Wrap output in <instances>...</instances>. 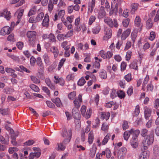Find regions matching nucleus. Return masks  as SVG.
Wrapping results in <instances>:
<instances>
[{
  "label": "nucleus",
  "mask_w": 159,
  "mask_h": 159,
  "mask_svg": "<svg viewBox=\"0 0 159 159\" xmlns=\"http://www.w3.org/2000/svg\"><path fill=\"white\" fill-rule=\"evenodd\" d=\"M118 96L120 98H124L125 96V93L122 90H120L118 92Z\"/></svg>",
  "instance_id": "obj_54"
},
{
  "label": "nucleus",
  "mask_w": 159,
  "mask_h": 159,
  "mask_svg": "<svg viewBox=\"0 0 159 159\" xmlns=\"http://www.w3.org/2000/svg\"><path fill=\"white\" fill-rule=\"evenodd\" d=\"M130 130L125 131L124 133V139L126 141L128 140L130 136Z\"/></svg>",
  "instance_id": "obj_35"
},
{
  "label": "nucleus",
  "mask_w": 159,
  "mask_h": 159,
  "mask_svg": "<svg viewBox=\"0 0 159 159\" xmlns=\"http://www.w3.org/2000/svg\"><path fill=\"white\" fill-rule=\"evenodd\" d=\"M129 67L132 69H134L136 70L138 69V66L136 62H133L131 63L129 65Z\"/></svg>",
  "instance_id": "obj_40"
},
{
  "label": "nucleus",
  "mask_w": 159,
  "mask_h": 159,
  "mask_svg": "<svg viewBox=\"0 0 159 159\" xmlns=\"http://www.w3.org/2000/svg\"><path fill=\"white\" fill-rule=\"evenodd\" d=\"M34 143V141L32 140H29L24 143L25 146H28L32 145Z\"/></svg>",
  "instance_id": "obj_59"
},
{
  "label": "nucleus",
  "mask_w": 159,
  "mask_h": 159,
  "mask_svg": "<svg viewBox=\"0 0 159 159\" xmlns=\"http://www.w3.org/2000/svg\"><path fill=\"white\" fill-rule=\"evenodd\" d=\"M109 128V125L108 124L106 123H104L102 125L101 129L104 131L107 130Z\"/></svg>",
  "instance_id": "obj_55"
},
{
  "label": "nucleus",
  "mask_w": 159,
  "mask_h": 159,
  "mask_svg": "<svg viewBox=\"0 0 159 159\" xmlns=\"http://www.w3.org/2000/svg\"><path fill=\"white\" fill-rule=\"evenodd\" d=\"M153 133L148 131L146 129H143L141 131V135L143 137H145L146 136H148V135H153Z\"/></svg>",
  "instance_id": "obj_15"
},
{
  "label": "nucleus",
  "mask_w": 159,
  "mask_h": 159,
  "mask_svg": "<svg viewBox=\"0 0 159 159\" xmlns=\"http://www.w3.org/2000/svg\"><path fill=\"white\" fill-rule=\"evenodd\" d=\"M97 150V148L95 144H93V145L92 148L91 149L90 151V153H89L90 156L92 157H93L96 153Z\"/></svg>",
  "instance_id": "obj_22"
},
{
  "label": "nucleus",
  "mask_w": 159,
  "mask_h": 159,
  "mask_svg": "<svg viewBox=\"0 0 159 159\" xmlns=\"http://www.w3.org/2000/svg\"><path fill=\"white\" fill-rule=\"evenodd\" d=\"M7 40L11 42H14L15 41V39L14 38V35L13 34H10L7 37Z\"/></svg>",
  "instance_id": "obj_52"
},
{
  "label": "nucleus",
  "mask_w": 159,
  "mask_h": 159,
  "mask_svg": "<svg viewBox=\"0 0 159 159\" xmlns=\"http://www.w3.org/2000/svg\"><path fill=\"white\" fill-rule=\"evenodd\" d=\"M106 157L107 158H110L111 155V152L110 149L108 148H107L106 149Z\"/></svg>",
  "instance_id": "obj_51"
},
{
  "label": "nucleus",
  "mask_w": 159,
  "mask_h": 159,
  "mask_svg": "<svg viewBox=\"0 0 159 159\" xmlns=\"http://www.w3.org/2000/svg\"><path fill=\"white\" fill-rule=\"evenodd\" d=\"M96 19V17L95 16H91L89 19V25H91L95 21Z\"/></svg>",
  "instance_id": "obj_56"
},
{
  "label": "nucleus",
  "mask_w": 159,
  "mask_h": 159,
  "mask_svg": "<svg viewBox=\"0 0 159 159\" xmlns=\"http://www.w3.org/2000/svg\"><path fill=\"white\" fill-rule=\"evenodd\" d=\"M149 78L148 77H146L145 78L143 82V86H142V89L143 90V91H144L145 90V87L146 84L148 83V81L149 80Z\"/></svg>",
  "instance_id": "obj_49"
},
{
  "label": "nucleus",
  "mask_w": 159,
  "mask_h": 159,
  "mask_svg": "<svg viewBox=\"0 0 159 159\" xmlns=\"http://www.w3.org/2000/svg\"><path fill=\"white\" fill-rule=\"evenodd\" d=\"M43 58L44 59L45 63L48 65L50 64L49 58L47 54H45L43 56Z\"/></svg>",
  "instance_id": "obj_37"
},
{
  "label": "nucleus",
  "mask_w": 159,
  "mask_h": 159,
  "mask_svg": "<svg viewBox=\"0 0 159 159\" xmlns=\"http://www.w3.org/2000/svg\"><path fill=\"white\" fill-rule=\"evenodd\" d=\"M144 110L145 118L146 119L148 120L149 117L151 116V110L147 107H144Z\"/></svg>",
  "instance_id": "obj_10"
},
{
  "label": "nucleus",
  "mask_w": 159,
  "mask_h": 159,
  "mask_svg": "<svg viewBox=\"0 0 159 159\" xmlns=\"http://www.w3.org/2000/svg\"><path fill=\"white\" fill-rule=\"evenodd\" d=\"M61 134L63 137L64 138H67L69 135V130L68 132L66 128H63L62 130Z\"/></svg>",
  "instance_id": "obj_29"
},
{
  "label": "nucleus",
  "mask_w": 159,
  "mask_h": 159,
  "mask_svg": "<svg viewBox=\"0 0 159 159\" xmlns=\"http://www.w3.org/2000/svg\"><path fill=\"white\" fill-rule=\"evenodd\" d=\"M36 63L41 69L43 70V69L44 66L42 61L40 57H38L37 58Z\"/></svg>",
  "instance_id": "obj_24"
},
{
  "label": "nucleus",
  "mask_w": 159,
  "mask_h": 159,
  "mask_svg": "<svg viewBox=\"0 0 159 159\" xmlns=\"http://www.w3.org/2000/svg\"><path fill=\"white\" fill-rule=\"evenodd\" d=\"M86 81L83 77L81 78L78 82L77 84L78 85L82 86L85 83Z\"/></svg>",
  "instance_id": "obj_44"
},
{
  "label": "nucleus",
  "mask_w": 159,
  "mask_h": 159,
  "mask_svg": "<svg viewBox=\"0 0 159 159\" xmlns=\"http://www.w3.org/2000/svg\"><path fill=\"white\" fill-rule=\"evenodd\" d=\"M105 35L104 38H106L107 39H109L111 36V30L110 28H107L105 29Z\"/></svg>",
  "instance_id": "obj_17"
},
{
  "label": "nucleus",
  "mask_w": 159,
  "mask_h": 159,
  "mask_svg": "<svg viewBox=\"0 0 159 159\" xmlns=\"http://www.w3.org/2000/svg\"><path fill=\"white\" fill-rule=\"evenodd\" d=\"M75 96L76 93L74 91L71 92L68 95L69 98L71 100L73 99Z\"/></svg>",
  "instance_id": "obj_50"
},
{
  "label": "nucleus",
  "mask_w": 159,
  "mask_h": 159,
  "mask_svg": "<svg viewBox=\"0 0 159 159\" xmlns=\"http://www.w3.org/2000/svg\"><path fill=\"white\" fill-rule=\"evenodd\" d=\"M106 15V12L105 11L104 7L103 6H101L100 9L98 12V17L99 18H102Z\"/></svg>",
  "instance_id": "obj_13"
},
{
  "label": "nucleus",
  "mask_w": 159,
  "mask_h": 159,
  "mask_svg": "<svg viewBox=\"0 0 159 159\" xmlns=\"http://www.w3.org/2000/svg\"><path fill=\"white\" fill-rule=\"evenodd\" d=\"M73 33V30H71L69 31L66 34L65 37L66 38H69L72 36Z\"/></svg>",
  "instance_id": "obj_64"
},
{
  "label": "nucleus",
  "mask_w": 159,
  "mask_h": 159,
  "mask_svg": "<svg viewBox=\"0 0 159 159\" xmlns=\"http://www.w3.org/2000/svg\"><path fill=\"white\" fill-rule=\"evenodd\" d=\"M152 26V20L150 19H148L146 22V27L148 29H150Z\"/></svg>",
  "instance_id": "obj_31"
},
{
  "label": "nucleus",
  "mask_w": 159,
  "mask_h": 159,
  "mask_svg": "<svg viewBox=\"0 0 159 159\" xmlns=\"http://www.w3.org/2000/svg\"><path fill=\"white\" fill-rule=\"evenodd\" d=\"M51 50L53 53L54 57L56 58L57 57L59 52L57 48L55 46H53L51 48Z\"/></svg>",
  "instance_id": "obj_23"
},
{
  "label": "nucleus",
  "mask_w": 159,
  "mask_h": 159,
  "mask_svg": "<svg viewBox=\"0 0 159 159\" xmlns=\"http://www.w3.org/2000/svg\"><path fill=\"white\" fill-rule=\"evenodd\" d=\"M4 16L7 20H9L11 16V13L7 9H4L2 12H0V17Z\"/></svg>",
  "instance_id": "obj_5"
},
{
  "label": "nucleus",
  "mask_w": 159,
  "mask_h": 159,
  "mask_svg": "<svg viewBox=\"0 0 159 159\" xmlns=\"http://www.w3.org/2000/svg\"><path fill=\"white\" fill-rule=\"evenodd\" d=\"M104 21L110 27H112L114 26L113 22L111 19L107 17H105L104 18Z\"/></svg>",
  "instance_id": "obj_18"
},
{
  "label": "nucleus",
  "mask_w": 159,
  "mask_h": 159,
  "mask_svg": "<svg viewBox=\"0 0 159 159\" xmlns=\"http://www.w3.org/2000/svg\"><path fill=\"white\" fill-rule=\"evenodd\" d=\"M53 8V5L52 3L51 0L49 1L48 5V11L51 12Z\"/></svg>",
  "instance_id": "obj_47"
},
{
  "label": "nucleus",
  "mask_w": 159,
  "mask_h": 159,
  "mask_svg": "<svg viewBox=\"0 0 159 159\" xmlns=\"http://www.w3.org/2000/svg\"><path fill=\"white\" fill-rule=\"evenodd\" d=\"M72 113L74 118L77 120H80V113L78 109L77 108H74L72 111Z\"/></svg>",
  "instance_id": "obj_8"
},
{
  "label": "nucleus",
  "mask_w": 159,
  "mask_h": 159,
  "mask_svg": "<svg viewBox=\"0 0 159 159\" xmlns=\"http://www.w3.org/2000/svg\"><path fill=\"white\" fill-rule=\"evenodd\" d=\"M124 79L128 82L130 81L132 79L131 73H129L125 75L124 77Z\"/></svg>",
  "instance_id": "obj_53"
},
{
  "label": "nucleus",
  "mask_w": 159,
  "mask_h": 159,
  "mask_svg": "<svg viewBox=\"0 0 159 159\" xmlns=\"http://www.w3.org/2000/svg\"><path fill=\"white\" fill-rule=\"evenodd\" d=\"M111 136V135L110 134H108L105 137L102 141V144L103 145H105L107 143L108 140L110 139Z\"/></svg>",
  "instance_id": "obj_32"
},
{
  "label": "nucleus",
  "mask_w": 159,
  "mask_h": 159,
  "mask_svg": "<svg viewBox=\"0 0 159 159\" xmlns=\"http://www.w3.org/2000/svg\"><path fill=\"white\" fill-rule=\"evenodd\" d=\"M36 11V7L34 6L30 10L29 12L28 13V16H31L34 15L35 14V12Z\"/></svg>",
  "instance_id": "obj_38"
},
{
  "label": "nucleus",
  "mask_w": 159,
  "mask_h": 159,
  "mask_svg": "<svg viewBox=\"0 0 159 159\" xmlns=\"http://www.w3.org/2000/svg\"><path fill=\"white\" fill-rule=\"evenodd\" d=\"M65 58H62L60 60V62L59 63L58 67V70H60L61 67L63 66L64 62L66 61Z\"/></svg>",
  "instance_id": "obj_48"
},
{
  "label": "nucleus",
  "mask_w": 159,
  "mask_h": 159,
  "mask_svg": "<svg viewBox=\"0 0 159 159\" xmlns=\"http://www.w3.org/2000/svg\"><path fill=\"white\" fill-rule=\"evenodd\" d=\"M20 70H23V71L27 73H30L31 72V71L29 69H28L27 68L23 66H19Z\"/></svg>",
  "instance_id": "obj_62"
},
{
  "label": "nucleus",
  "mask_w": 159,
  "mask_h": 159,
  "mask_svg": "<svg viewBox=\"0 0 159 159\" xmlns=\"http://www.w3.org/2000/svg\"><path fill=\"white\" fill-rule=\"evenodd\" d=\"M44 16V13L43 12H41L36 17V20L37 22L41 21Z\"/></svg>",
  "instance_id": "obj_42"
},
{
  "label": "nucleus",
  "mask_w": 159,
  "mask_h": 159,
  "mask_svg": "<svg viewBox=\"0 0 159 159\" xmlns=\"http://www.w3.org/2000/svg\"><path fill=\"white\" fill-rule=\"evenodd\" d=\"M156 34L155 32L152 31L150 34V36L149 37V39L151 40H153L155 38Z\"/></svg>",
  "instance_id": "obj_57"
},
{
  "label": "nucleus",
  "mask_w": 159,
  "mask_h": 159,
  "mask_svg": "<svg viewBox=\"0 0 159 159\" xmlns=\"http://www.w3.org/2000/svg\"><path fill=\"white\" fill-rule=\"evenodd\" d=\"M153 153L157 156L159 153V148L157 145L154 146L153 149Z\"/></svg>",
  "instance_id": "obj_45"
},
{
  "label": "nucleus",
  "mask_w": 159,
  "mask_h": 159,
  "mask_svg": "<svg viewBox=\"0 0 159 159\" xmlns=\"http://www.w3.org/2000/svg\"><path fill=\"white\" fill-rule=\"evenodd\" d=\"M100 76L102 79H106L107 78L106 71L104 70H102L100 73Z\"/></svg>",
  "instance_id": "obj_36"
},
{
  "label": "nucleus",
  "mask_w": 159,
  "mask_h": 159,
  "mask_svg": "<svg viewBox=\"0 0 159 159\" xmlns=\"http://www.w3.org/2000/svg\"><path fill=\"white\" fill-rule=\"evenodd\" d=\"M95 0H92L91 3L89 5L88 11L92 13L95 6Z\"/></svg>",
  "instance_id": "obj_20"
},
{
  "label": "nucleus",
  "mask_w": 159,
  "mask_h": 159,
  "mask_svg": "<svg viewBox=\"0 0 159 159\" xmlns=\"http://www.w3.org/2000/svg\"><path fill=\"white\" fill-rule=\"evenodd\" d=\"M8 108L0 109V113L2 115H6L9 114V111Z\"/></svg>",
  "instance_id": "obj_34"
},
{
  "label": "nucleus",
  "mask_w": 159,
  "mask_h": 159,
  "mask_svg": "<svg viewBox=\"0 0 159 159\" xmlns=\"http://www.w3.org/2000/svg\"><path fill=\"white\" fill-rule=\"evenodd\" d=\"M51 100L57 107H59L62 105L61 101L59 98H52Z\"/></svg>",
  "instance_id": "obj_19"
},
{
  "label": "nucleus",
  "mask_w": 159,
  "mask_h": 159,
  "mask_svg": "<svg viewBox=\"0 0 159 159\" xmlns=\"http://www.w3.org/2000/svg\"><path fill=\"white\" fill-rule=\"evenodd\" d=\"M130 134L132 135V139H137L140 133V131L139 129H132L130 130Z\"/></svg>",
  "instance_id": "obj_9"
},
{
  "label": "nucleus",
  "mask_w": 159,
  "mask_h": 159,
  "mask_svg": "<svg viewBox=\"0 0 159 159\" xmlns=\"http://www.w3.org/2000/svg\"><path fill=\"white\" fill-rule=\"evenodd\" d=\"M24 11V10L23 9L18 10L16 12L15 14H17L18 15L17 16V19H19L21 20V18L22 16L23 13Z\"/></svg>",
  "instance_id": "obj_30"
},
{
  "label": "nucleus",
  "mask_w": 159,
  "mask_h": 159,
  "mask_svg": "<svg viewBox=\"0 0 159 159\" xmlns=\"http://www.w3.org/2000/svg\"><path fill=\"white\" fill-rule=\"evenodd\" d=\"M139 105H137L136 107L134 113V116H137L139 114Z\"/></svg>",
  "instance_id": "obj_60"
},
{
  "label": "nucleus",
  "mask_w": 159,
  "mask_h": 159,
  "mask_svg": "<svg viewBox=\"0 0 159 159\" xmlns=\"http://www.w3.org/2000/svg\"><path fill=\"white\" fill-rule=\"evenodd\" d=\"M27 35L29 38L30 44L34 46L35 44L36 33L35 31H28L27 33Z\"/></svg>",
  "instance_id": "obj_2"
},
{
  "label": "nucleus",
  "mask_w": 159,
  "mask_h": 159,
  "mask_svg": "<svg viewBox=\"0 0 159 159\" xmlns=\"http://www.w3.org/2000/svg\"><path fill=\"white\" fill-rule=\"evenodd\" d=\"M126 148L125 147H122L119 149L117 152L118 159H124L126 155Z\"/></svg>",
  "instance_id": "obj_3"
},
{
  "label": "nucleus",
  "mask_w": 159,
  "mask_h": 159,
  "mask_svg": "<svg viewBox=\"0 0 159 159\" xmlns=\"http://www.w3.org/2000/svg\"><path fill=\"white\" fill-rule=\"evenodd\" d=\"M130 143L132 147L134 148L138 147L139 143L137 139H131L130 140Z\"/></svg>",
  "instance_id": "obj_14"
},
{
  "label": "nucleus",
  "mask_w": 159,
  "mask_h": 159,
  "mask_svg": "<svg viewBox=\"0 0 159 159\" xmlns=\"http://www.w3.org/2000/svg\"><path fill=\"white\" fill-rule=\"evenodd\" d=\"M82 95L80 94L78 96V98H76L74 101L73 102L75 105V107L74 108H77V109L80 107V104L82 102Z\"/></svg>",
  "instance_id": "obj_7"
},
{
  "label": "nucleus",
  "mask_w": 159,
  "mask_h": 159,
  "mask_svg": "<svg viewBox=\"0 0 159 159\" xmlns=\"http://www.w3.org/2000/svg\"><path fill=\"white\" fill-rule=\"evenodd\" d=\"M101 117L102 119H105L106 120H108L110 116V113L109 112H101Z\"/></svg>",
  "instance_id": "obj_21"
},
{
  "label": "nucleus",
  "mask_w": 159,
  "mask_h": 159,
  "mask_svg": "<svg viewBox=\"0 0 159 159\" xmlns=\"http://www.w3.org/2000/svg\"><path fill=\"white\" fill-rule=\"evenodd\" d=\"M118 5L117 3H116L115 5L114 9L111 10L109 13L110 16L111 15L113 14L116 15L117 13Z\"/></svg>",
  "instance_id": "obj_33"
},
{
  "label": "nucleus",
  "mask_w": 159,
  "mask_h": 159,
  "mask_svg": "<svg viewBox=\"0 0 159 159\" xmlns=\"http://www.w3.org/2000/svg\"><path fill=\"white\" fill-rule=\"evenodd\" d=\"M30 87L34 91L38 92L39 91V89L38 86L32 84L30 85Z\"/></svg>",
  "instance_id": "obj_43"
},
{
  "label": "nucleus",
  "mask_w": 159,
  "mask_h": 159,
  "mask_svg": "<svg viewBox=\"0 0 159 159\" xmlns=\"http://www.w3.org/2000/svg\"><path fill=\"white\" fill-rule=\"evenodd\" d=\"M153 141V135H148L144 137L142 142L143 149L147 150L149 146L152 144Z\"/></svg>",
  "instance_id": "obj_1"
},
{
  "label": "nucleus",
  "mask_w": 159,
  "mask_h": 159,
  "mask_svg": "<svg viewBox=\"0 0 159 159\" xmlns=\"http://www.w3.org/2000/svg\"><path fill=\"white\" fill-rule=\"evenodd\" d=\"M72 133V130L70 129H69V135L68 137L67 138H65L66 139H65L63 141V142L64 143H67L70 141L71 138Z\"/></svg>",
  "instance_id": "obj_26"
},
{
  "label": "nucleus",
  "mask_w": 159,
  "mask_h": 159,
  "mask_svg": "<svg viewBox=\"0 0 159 159\" xmlns=\"http://www.w3.org/2000/svg\"><path fill=\"white\" fill-rule=\"evenodd\" d=\"M100 55L101 57L104 59L107 58V56L106 52L103 50H101L100 52Z\"/></svg>",
  "instance_id": "obj_61"
},
{
  "label": "nucleus",
  "mask_w": 159,
  "mask_h": 159,
  "mask_svg": "<svg viewBox=\"0 0 159 159\" xmlns=\"http://www.w3.org/2000/svg\"><path fill=\"white\" fill-rule=\"evenodd\" d=\"M134 22L136 26L139 27L141 25V19L139 16H136Z\"/></svg>",
  "instance_id": "obj_28"
},
{
  "label": "nucleus",
  "mask_w": 159,
  "mask_h": 159,
  "mask_svg": "<svg viewBox=\"0 0 159 159\" xmlns=\"http://www.w3.org/2000/svg\"><path fill=\"white\" fill-rule=\"evenodd\" d=\"M131 31L130 29H128L124 31L121 35V39L122 40H125L130 34Z\"/></svg>",
  "instance_id": "obj_16"
},
{
  "label": "nucleus",
  "mask_w": 159,
  "mask_h": 159,
  "mask_svg": "<svg viewBox=\"0 0 159 159\" xmlns=\"http://www.w3.org/2000/svg\"><path fill=\"white\" fill-rule=\"evenodd\" d=\"M12 30V29L7 26L4 27L1 30L0 33L2 35H5L6 34H9L11 32Z\"/></svg>",
  "instance_id": "obj_6"
},
{
  "label": "nucleus",
  "mask_w": 159,
  "mask_h": 159,
  "mask_svg": "<svg viewBox=\"0 0 159 159\" xmlns=\"http://www.w3.org/2000/svg\"><path fill=\"white\" fill-rule=\"evenodd\" d=\"M100 27L99 25L97 26L93 30V34H98L100 30Z\"/></svg>",
  "instance_id": "obj_41"
},
{
  "label": "nucleus",
  "mask_w": 159,
  "mask_h": 159,
  "mask_svg": "<svg viewBox=\"0 0 159 159\" xmlns=\"http://www.w3.org/2000/svg\"><path fill=\"white\" fill-rule=\"evenodd\" d=\"M94 139V135L93 132L90 131L89 134V137L88 139V142L90 144L92 143Z\"/></svg>",
  "instance_id": "obj_27"
},
{
  "label": "nucleus",
  "mask_w": 159,
  "mask_h": 159,
  "mask_svg": "<svg viewBox=\"0 0 159 159\" xmlns=\"http://www.w3.org/2000/svg\"><path fill=\"white\" fill-rule=\"evenodd\" d=\"M139 4L138 3H133L131 5V13L132 14H134L135 11L138 9Z\"/></svg>",
  "instance_id": "obj_25"
},
{
  "label": "nucleus",
  "mask_w": 159,
  "mask_h": 159,
  "mask_svg": "<svg viewBox=\"0 0 159 159\" xmlns=\"http://www.w3.org/2000/svg\"><path fill=\"white\" fill-rule=\"evenodd\" d=\"M146 150L143 152L142 153L140 154V155L143 157H144V158L148 159L149 157V152L148 151Z\"/></svg>",
  "instance_id": "obj_39"
},
{
  "label": "nucleus",
  "mask_w": 159,
  "mask_h": 159,
  "mask_svg": "<svg viewBox=\"0 0 159 159\" xmlns=\"http://www.w3.org/2000/svg\"><path fill=\"white\" fill-rule=\"evenodd\" d=\"M65 37V35L63 34H59L57 36V39L59 41L63 40Z\"/></svg>",
  "instance_id": "obj_63"
},
{
  "label": "nucleus",
  "mask_w": 159,
  "mask_h": 159,
  "mask_svg": "<svg viewBox=\"0 0 159 159\" xmlns=\"http://www.w3.org/2000/svg\"><path fill=\"white\" fill-rule=\"evenodd\" d=\"M9 140H6L3 136L0 135V142L2 144L7 145L8 144Z\"/></svg>",
  "instance_id": "obj_46"
},
{
  "label": "nucleus",
  "mask_w": 159,
  "mask_h": 159,
  "mask_svg": "<svg viewBox=\"0 0 159 159\" xmlns=\"http://www.w3.org/2000/svg\"><path fill=\"white\" fill-rule=\"evenodd\" d=\"M49 22V16L48 14H46L42 23V25L43 26L47 27L48 26Z\"/></svg>",
  "instance_id": "obj_12"
},
{
  "label": "nucleus",
  "mask_w": 159,
  "mask_h": 159,
  "mask_svg": "<svg viewBox=\"0 0 159 159\" xmlns=\"http://www.w3.org/2000/svg\"><path fill=\"white\" fill-rule=\"evenodd\" d=\"M43 39H49V41L52 43L55 42L56 41V39L54 35L50 33L49 34H44L43 36Z\"/></svg>",
  "instance_id": "obj_4"
},
{
  "label": "nucleus",
  "mask_w": 159,
  "mask_h": 159,
  "mask_svg": "<svg viewBox=\"0 0 159 159\" xmlns=\"http://www.w3.org/2000/svg\"><path fill=\"white\" fill-rule=\"evenodd\" d=\"M55 79L56 80L54 81V82L56 84H59L61 86H63L65 84V80L62 78H59L58 77L56 76H54Z\"/></svg>",
  "instance_id": "obj_11"
},
{
  "label": "nucleus",
  "mask_w": 159,
  "mask_h": 159,
  "mask_svg": "<svg viewBox=\"0 0 159 159\" xmlns=\"http://www.w3.org/2000/svg\"><path fill=\"white\" fill-rule=\"evenodd\" d=\"M132 54V52L130 51H128L126 53V60L127 61H129L131 58Z\"/></svg>",
  "instance_id": "obj_58"
}]
</instances>
